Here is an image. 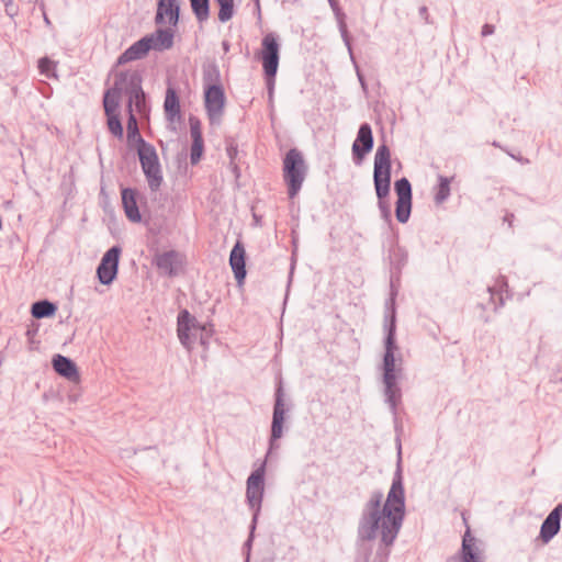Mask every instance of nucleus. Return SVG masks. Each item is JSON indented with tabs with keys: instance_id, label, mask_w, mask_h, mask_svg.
<instances>
[{
	"instance_id": "50",
	"label": "nucleus",
	"mask_w": 562,
	"mask_h": 562,
	"mask_svg": "<svg viewBox=\"0 0 562 562\" xmlns=\"http://www.w3.org/2000/svg\"><path fill=\"white\" fill-rule=\"evenodd\" d=\"M223 46L226 50L228 49V44L226 42L223 43Z\"/></svg>"
},
{
	"instance_id": "24",
	"label": "nucleus",
	"mask_w": 562,
	"mask_h": 562,
	"mask_svg": "<svg viewBox=\"0 0 562 562\" xmlns=\"http://www.w3.org/2000/svg\"><path fill=\"white\" fill-rule=\"evenodd\" d=\"M175 32L171 27L157 29L155 33L146 35L145 38H150L153 48L155 50H166L173 46Z\"/></svg>"
},
{
	"instance_id": "45",
	"label": "nucleus",
	"mask_w": 562,
	"mask_h": 562,
	"mask_svg": "<svg viewBox=\"0 0 562 562\" xmlns=\"http://www.w3.org/2000/svg\"><path fill=\"white\" fill-rule=\"evenodd\" d=\"M494 32H495V26L486 23L482 26L481 34H482V36H488V35H492Z\"/></svg>"
},
{
	"instance_id": "10",
	"label": "nucleus",
	"mask_w": 562,
	"mask_h": 562,
	"mask_svg": "<svg viewBox=\"0 0 562 562\" xmlns=\"http://www.w3.org/2000/svg\"><path fill=\"white\" fill-rule=\"evenodd\" d=\"M121 252L122 248L114 245L101 258L97 267V277L101 284L110 285L116 279Z\"/></svg>"
},
{
	"instance_id": "2",
	"label": "nucleus",
	"mask_w": 562,
	"mask_h": 562,
	"mask_svg": "<svg viewBox=\"0 0 562 562\" xmlns=\"http://www.w3.org/2000/svg\"><path fill=\"white\" fill-rule=\"evenodd\" d=\"M398 347L396 344V317L393 314L390 324L386 325V335L384 338V355L382 361L383 384L385 401L390 405L392 413H396V407L401 401L402 392L397 385L398 373L402 369H396L395 351Z\"/></svg>"
},
{
	"instance_id": "51",
	"label": "nucleus",
	"mask_w": 562,
	"mask_h": 562,
	"mask_svg": "<svg viewBox=\"0 0 562 562\" xmlns=\"http://www.w3.org/2000/svg\"><path fill=\"white\" fill-rule=\"evenodd\" d=\"M493 146L499 147L498 143H496V142L493 143Z\"/></svg>"
},
{
	"instance_id": "11",
	"label": "nucleus",
	"mask_w": 562,
	"mask_h": 562,
	"mask_svg": "<svg viewBox=\"0 0 562 562\" xmlns=\"http://www.w3.org/2000/svg\"><path fill=\"white\" fill-rule=\"evenodd\" d=\"M260 59L262 63L263 74L276 76L280 60V44L274 33H268L261 41Z\"/></svg>"
},
{
	"instance_id": "42",
	"label": "nucleus",
	"mask_w": 562,
	"mask_h": 562,
	"mask_svg": "<svg viewBox=\"0 0 562 562\" xmlns=\"http://www.w3.org/2000/svg\"><path fill=\"white\" fill-rule=\"evenodd\" d=\"M256 527H257V522H254V518H252L251 519V524L249 526V536H248V539L246 540V542L244 544L248 549L251 548V544H252V541H254V537H255Z\"/></svg>"
},
{
	"instance_id": "28",
	"label": "nucleus",
	"mask_w": 562,
	"mask_h": 562,
	"mask_svg": "<svg viewBox=\"0 0 562 562\" xmlns=\"http://www.w3.org/2000/svg\"><path fill=\"white\" fill-rule=\"evenodd\" d=\"M333 11L339 16L338 19V26L339 32L341 34L342 41L345 45L347 46L349 53H351V38L348 32L347 24L344 20V14L340 12V7L337 0H328Z\"/></svg>"
},
{
	"instance_id": "52",
	"label": "nucleus",
	"mask_w": 562,
	"mask_h": 562,
	"mask_svg": "<svg viewBox=\"0 0 562 562\" xmlns=\"http://www.w3.org/2000/svg\"><path fill=\"white\" fill-rule=\"evenodd\" d=\"M11 203H12L11 201H7V202H5V205H7V206H10V204H11Z\"/></svg>"
},
{
	"instance_id": "13",
	"label": "nucleus",
	"mask_w": 562,
	"mask_h": 562,
	"mask_svg": "<svg viewBox=\"0 0 562 562\" xmlns=\"http://www.w3.org/2000/svg\"><path fill=\"white\" fill-rule=\"evenodd\" d=\"M374 138L369 123L359 126L357 137L352 144V158L356 165H360L364 157L372 150Z\"/></svg>"
},
{
	"instance_id": "9",
	"label": "nucleus",
	"mask_w": 562,
	"mask_h": 562,
	"mask_svg": "<svg viewBox=\"0 0 562 562\" xmlns=\"http://www.w3.org/2000/svg\"><path fill=\"white\" fill-rule=\"evenodd\" d=\"M226 97L222 85L206 86L204 106L211 124H220L224 114Z\"/></svg>"
},
{
	"instance_id": "12",
	"label": "nucleus",
	"mask_w": 562,
	"mask_h": 562,
	"mask_svg": "<svg viewBox=\"0 0 562 562\" xmlns=\"http://www.w3.org/2000/svg\"><path fill=\"white\" fill-rule=\"evenodd\" d=\"M143 76L137 69L121 70L114 74L113 88L122 95L127 97L137 92L142 87Z\"/></svg>"
},
{
	"instance_id": "30",
	"label": "nucleus",
	"mask_w": 562,
	"mask_h": 562,
	"mask_svg": "<svg viewBox=\"0 0 562 562\" xmlns=\"http://www.w3.org/2000/svg\"><path fill=\"white\" fill-rule=\"evenodd\" d=\"M192 12L199 23L205 22L210 18V0H189Z\"/></svg>"
},
{
	"instance_id": "41",
	"label": "nucleus",
	"mask_w": 562,
	"mask_h": 562,
	"mask_svg": "<svg viewBox=\"0 0 562 562\" xmlns=\"http://www.w3.org/2000/svg\"><path fill=\"white\" fill-rule=\"evenodd\" d=\"M267 89L269 93V98L272 99L273 95V89H274V82H276V76H270L269 74H265Z\"/></svg>"
},
{
	"instance_id": "6",
	"label": "nucleus",
	"mask_w": 562,
	"mask_h": 562,
	"mask_svg": "<svg viewBox=\"0 0 562 562\" xmlns=\"http://www.w3.org/2000/svg\"><path fill=\"white\" fill-rule=\"evenodd\" d=\"M266 461L254 470L246 481V502L252 512L254 522H258L265 495Z\"/></svg>"
},
{
	"instance_id": "25",
	"label": "nucleus",
	"mask_w": 562,
	"mask_h": 562,
	"mask_svg": "<svg viewBox=\"0 0 562 562\" xmlns=\"http://www.w3.org/2000/svg\"><path fill=\"white\" fill-rule=\"evenodd\" d=\"M134 106L136 112L139 115H146L149 112V108L147 105V97L143 89H139L137 92L127 97L126 102V112L127 114L134 113Z\"/></svg>"
},
{
	"instance_id": "16",
	"label": "nucleus",
	"mask_w": 562,
	"mask_h": 562,
	"mask_svg": "<svg viewBox=\"0 0 562 562\" xmlns=\"http://www.w3.org/2000/svg\"><path fill=\"white\" fill-rule=\"evenodd\" d=\"M562 517V503L558 504L542 521L539 538L548 543L560 531Z\"/></svg>"
},
{
	"instance_id": "18",
	"label": "nucleus",
	"mask_w": 562,
	"mask_h": 562,
	"mask_svg": "<svg viewBox=\"0 0 562 562\" xmlns=\"http://www.w3.org/2000/svg\"><path fill=\"white\" fill-rule=\"evenodd\" d=\"M229 266L238 284L246 278V250L241 241L237 240L229 254Z\"/></svg>"
},
{
	"instance_id": "5",
	"label": "nucleus",
	"mask_w": 562,
	"mask_h": 562,
	"mask_svg": "<svg viewBox=\"0 0 562 562\" xmlns=\"http://www.w3.org/2000/svg\"><path fill=\"white\" fill-rule=\"evenodd\" d=\"M199 331V342L203 347H207L209 339L212 336V330L207 329L205 325H201L196 318L190 314L188 310H181L177 317V334L181 345L190 351L193 347L190 331Z\"/></svg>"
},
{
	"instance_id": "40",
	"label": "nucleus",
	"mask_w": 562,
	"mask_h": 562,
	"mask_svg": "<svg viewBox=\"0 0 562 562\" xmlns=\"http://www.w3.org/2000/svg\"><path fill=\"white\" fill-rule=\"evenodd\" d=\"M38 328H40V325L37 323H34V322L31 325L27 326L25 335H26L30 344L34 342V337L37 334Z\"/></svg>"
},
{
	"instance_id": "4",
	"label": "nucleus",
	"mask_w": 562,
	"mask_h": 562,
	"mask_svg": "<svg viewBox=\"0 0 562 562\" xmlns=\"http://www.w3.org/2000/svg\"><path fill=\"white\" fill-rule=\"evenodd\" d=\"M307 165L303 154L297 148H291L283 158V180L288 187V194L293 199L300 192L307 175Z\"/></svg>"
},
{
	"instance_id": "35",
	"label": "nucleus",
	"mask_w": 562,
	"mask_h": 562,
	"mask_svg": "<svg viewBox=\"0 0 562 562\" xmlns=\"http://www.w3.org/2000/svg\"><path fill=\"white\" fill-rule=\"evenodd\" d=\"M106 116V125L112 135L117 137L119 139L123 138L124 130L121 122L120 113L116 114H108Z\"/></svg>"
},
{
	"instance_id": "48",
	"label": "nucleus",
	"mask_w": 562,
	"mask_h": 562,
	"mask_svg": "<svg viewBox=\"0 0 562 562\" xmlns=\"http://www.w3.org/2000/svg\"><path fill=\"white\" fill-rule=\"evenodd\" d=\"M191 339L193 340V344L199 339V331L191 330L190 333Z\"/></svg>"
},
{
	"instance_id": "14",
	"label": "nucleus",
	"mask_w": 562,
	"mask_h": 562,
	"mask_svg": "<svg viewBox=\"0 0 562 562\" xmlns=\"http://www.w3.org/2000/svg\"><path fill=\"white\" fill-rule=\"evenodd\" d=\"M181 0H158L155 23L162 25L168 23L176 27L180 19Z\"/></svg>"
},
{
	"instance_id": "29",
	"label": "nucleus",
	"mask_w": 562,
	"mask_h": 562,
	"mask_svg": "<svg viewBox=\"0 0 562 562\" xmlns=\"http://www.w3.org/2000/svg\"><path fill=\"white\" fill-rule=\"evenodd\" d=\"M408 261L407 250L401 246H394L390 250V262L392 268L396 271H401L404 266H406Z\"/></svg>"
},
{
	"instance_id": "32",
	"label": "nucleus",
	"mask_w": 562,
	"mask_h": 562,
	"mask_svg": "<svg viewBox=\"0 0 562 562\" xmlns=\"http://www.w3.org/2000/svg\"><path fill=\"white\" fill-rule=\"evenodd\" d=\"M412 212V200H396L395 216L396 220L405 224L408 222Z\"/></svg>"
},
{
	"instance_id": "39",
	"label": "nucleus",
	"mask_w": 562,
	"mask_h": 562,
	"mask_svg": "<svg viewBox=\"0 0 562 562\" xmlns=\"http://www.w3.org/2000/svg\"><path fill=\"white\" fill-rule=\"evenodd\" d=\"M55 64L52 59L48 57H43L38 60V69L41 74H44L46 76L49 75V72L53 70Z\"/></svg>"
},
{
	"instance_id": "47",
	"label": "nucleus",
	"mask_w": 562,
	"mask_h": 562,
	"mask_svg": "<svg viewBox=\"0 0 562 562\" xmlns=\"http://www.w3.org/2000/svg\"><path fill=\"white\" fill-rule=\"evenodd\" d=\"M513 220H514V214L513 213H506L505 216L503 217V221L505 223H508V226L512 227L513 226Z\"/></svg>"
},
{
	"instance_id": "37",
	"label": "nucleus",
	"mask_w": 562,
	"mask_h": 562,
	"mask_svg": "<svg viewBox=\"0 0 562 562\" xmlns=\"http://www.w3.org/2000/svg\"><path fill=\"white\" fill-rule=\"evenodd\" d=\"M204 151V140L201 139H192L191 149H190V162L191 165H196L203 155Z\"/></svg>"
},
{
	"instance_id": "49",
	"label": "nucleus",
	"mask_w": 562,
	"mask_h": 562,
	"mask_svg": "<svg viewBox=\"0 0 562 562\" xmlns=\"http://www.w3.org/2000/svg\"><path fill=\"white\" fill-rule=\"evenodd\" d=\"M392 312H394V313H395V310L393 308V310H392ZM392 315H393V313H391V315H390V316H392ZM385 319H386V324H385V326H386L387 324H390V319H391V317L385 316Z\"/></svg>"
},
{
	"instance_id": "38",
	"label": "nucleus",
	"mask_w": 562,
	"mask_h": 562,
	"mask_svg": "<svg viewBox=\"0 0 562 562\" xmlns=\"http://www.w3.org/2000/svg\"><path fill=\"white\" fill-rule=\"evenodd\" d=\"M189 124H190V135L192 139H201L202 136V130H201V122L196 116L191 115L189 117Z\"/></svg>"
},
{
	"instance_id": "43",
	"label": "nucleus",
	"mask_w": 562,
	"mask_h": 562,
	"mask_svg": "<svg viewBox=\"0 0 562 562\" xmlns=\"http://www.w3.org/2000/svg\"><path fill=\"white\" fill-rule=\"evenodd\" d=\"M4 7H5V13L13 18L18 14V10L13 7V0H2Z\"/></svg>"
},
{
	"instance_id": "1",
	"label": "nucleus",
	"mask_w": 562,
	"mask_h": 562,
	"mask_svg": "<svg viewBox=\"0 0 562 562\" xmlns=\"http://www.w3.org/2000/svg\"><path fill=\"white\" fill-rule=\"evenodd\" d=\"M383 493L374 491L364 504L357 528V541H372L380 531L381 542L372 562H387L390 550L405 517V491L400 464L393 476L385 503Z\"/></svg>"
},
{
	"instance_id": "15",
	"label": "nucleus",
	"mask_w": 562,
	"mask_h": 562,
	"mask_svg": "<svg viewBox=\"0 0 562 562\" xmlns=\"http://www.w3.org/2000/svg\"><path fill=\"white\" fill-rule=\"evenodd\" d=\"M153 48L150 38L142 37L125 49L116 59L114 67L123 66L127 63L143 59Z\"/></svg>"
},
{
	"instance_id": "22",
	"label": "nucleus",
	"mask_w": 562,
	"mask_h": 562,
	"mask_svg": "<svg viewBox=\"0 0 562 562\" xmlns=\"http://www.w3.org/2000/svg\"><path fill=\"white\" fill-rule=\"evenodd\" d=\"M475 541L476 539L471 535V530L468 527L462 538L460 550L461 562H483L481 552L475 546Z\"/></svg>"
},
{
	"instance_id": "26",
	"label": "nucleus",
	"mask_w": 562,
	"mask_h": 562,
	"mask_svg": "<svg viewBox=\"0 0 562 562\" xmlns=\"http://www.w3.org/2000/svg\"><path fill=\"white\" fill-rule=\"evenodd\" d=\"M57 305L46 299L34 302L31 306V315L36 319L53 317Z\"/></svg>"
},
{
	"instance_id": "46",
	"label": "nucleus",
	"mask_w": 562,
	"mask_h": 562,
	"mask_svg": "<svg viewBox=\"0 0 562 562\" xmlns=\"http://www.w3.org/2000/svg\"><path fill=\"white\" fill-rule=\"evenodd\" d=\"M420 18H423L426 22H428V10L427 7L423 5L418 10Z\"/></svg>"
},
{
	"instance_id": "19",
	"label": "nucleus",
	"mask_w": 562,
	"mask_h": 562,
	"mask_svg": "<svg viewBox=\"0 0 562 562\" xmlns=\"http://www.w3.org/2000/svg\"><path fill=\"white\" fill-rule=\"evenodd\" d=\"M137 191L132 188H123L121 190L122 206L128 221L132 223H140L142 214L137 202Z\"/></svg>"
},
{
	"instance_id": "20",
	"label": "nucleus",
	"mask_w": 562,
	"mask_h": 562,
	"mask_svg": "<svg viewBox=\"0 0 562 562\" xmlns=\"http://www.w3.org/2000/svg\"><path fill=\"white\" fill-rule=\"evenodd\" d=\"M53 369L60 376L70 382H79L80 375L77 364L74 360L63 355H55L52 359Z\"/></svg>"
},
{
	"instance_id": "27",
	"label": "nucleus",
	"mask_w": 562,
	"mask_h": 562,
	"mask_svg": "<svg viewBox=\"0 0 562 562\" xmlns=\"http://www.w3.org/2000/svg\"><path fill=\"white\" fill-rule=\"evenodd\" d=\"M121 95L113 87L108 89L103 94V109L104 114H116L119 113Z\"/></svg>"
},
{
	"instance_id": "34",
	"label": "nucleus",
	"mask_w": 562,
	"mask_h": 562,
	"mask_svg": "<svg viewBox=\"0 0 562 562\" xmlns=\"http://www.w3.org/2000/svg\"><path fill=\"white\" fill-rule=\"evenodd\" d=\"M204 88L212 85H221L220 69L215 64L209 65L203 69Z\"/></svg>"
},
{
	"instance_id": "8",
	"label": "nucleus",
	"mask_w": 562,
	"mask_h": 562,
	"mask_svg": "<svg viewBox=\"0 0 562 562\" xmlns=\"http://www.w3.org/2000/svg\"><path fill=\"white\" fill-rule=\"evenodd\" d=\"M137 155L150 191H158L162 184L164 177L156 148L151 147Z\"/></svg>"
},
{
	"instance_id": "44",
	"label": "nucleus",
	"mask_w": 562,
	"mask_h": 562,
	"mask_svg": "<svg viewBox=\"0 0 562 562\" xmlns=\"http://www.w3.org/2000/svg\"><path fill=\"white\" fill-rule=\"evenodd\" d=\"M226 151H227V156L229 157L231 161L233 162L238 153L237 145L233 144V143L228 144Z\"/></svg>"
},
{
	"instance_id": "36",
	"label": "nucleus",
	"mask_w": 562,
	"mask_h": 562,
	"mask_svg": "<svg viewBox=\"0 0 562 562\" xmlns=\"http://www.w3.org/2000/svg\"><path fill=\"white\" fill-rule=\"evenodd\" d=\"M218 4V20L222 23L229 21L234 15V0H215Z\"/></svg>"
},
{
	"instance_id": "7",
	"label": "nucleus",
	"mask_w": 562,
	"mask_h": 562,
	"mask_svg": "<svg viewBox=\"0 0 562 562\" xmlns=\"http://www.w3.org/2000/svg\"><path fill=\"white\" fill-rule=\"evenodd\" d=\"M284 390L280 380L274 392V404L272 412V422L269 439V450L279 448L277 441L283 436V427L285 422Z\"/></svg>"
},
{
	"instance_id": "23",
	"label": "nucleus",
	"mask_w": 562,
	"mask_h": 562,
	"mask_svg": "<svg viewBox=\"0 0 562 562\" xmlns=\"http://www.w3.org/2000/svg\"><path fill=\"white\" fill-rule=\"evenodd\" d=\"M164 110L167 121L175 122L181 120V108L179 95L175 88L168 87L164 102Z\"/></svg>"
},
{
	"instance_id": "3",
	"label": "nucleus",
	"mask_w": 562,
	"mask_h": 562,
	"mask_svg": "<svg viewBox=\"0 0 562 562\" xmlns=\"http://www.w3.org/2000/svg\"><path fill=\"white\" fill-rule=\"evenodd\" d=\"M391 178V150L385 143H382L379 145L374 156L373 184L381 217L389 225L392 223V211L390 202Z\"/></svg>"
},
{
	"instance_id": "31",
	"label": "nucleus",
	"mask_w": 562,
	"mask_h": 562,
	"mask_svg": "<svg viewBox=\"0 0 562 562\" xmlns=\"http://www.w3.org/2000/svg\"><path fill=\"white\" fill-rule=\"evenodd\" d=\"M394 191L397 200H413L412 184L405 177L394 182Z\"/></svg>"
},
{
	"instance_id": "33",
	"label": "nucleus",
	"mask_w": 562,
	"mask_h": 562,
	"mask_svg": "<svg viewBox=\"0 0 562 562\" xmlns=\"http://www.w3.org/2000/svg\"><path fill=\"white\" fill-rule=\"evenodd\" d=\"M439 183L435 194L436 204L443 203L450 195V179L443 176H439Z\"/></svg>"
},
{
	"instance_id": "17",
	"label": "nucleus",
	"mask_w": 562,
	"mask_h": 562,
	"mask_svg": "<svg viewBox=\"0 0 562 562\" xmlns=\"http://www.w3.org/2000/svg\"><path fill=\"white\" fill-rule=\"evenodd\" d=\"M155 265L164 274L172 278L179 274L182 260L178 251L168 250L155 256Z\"/></svg>"
},
{
	"instance_id": "21",
	"label": "nucleus",
	"mask_w": 562,
	"mask_h": 562,
	"mask_svg": "<svg viewBox=\"0 0 562 562\" xmlns=\"http://www.w3.org/2000/svg\"><path fill=\"white\" fill-rule=\"evenodd\" d=\"M126 130L127 140L131 145H136L137 154L154 147L142 137L135 113L127 114Z\"/></svg>"
}]
</instances>
